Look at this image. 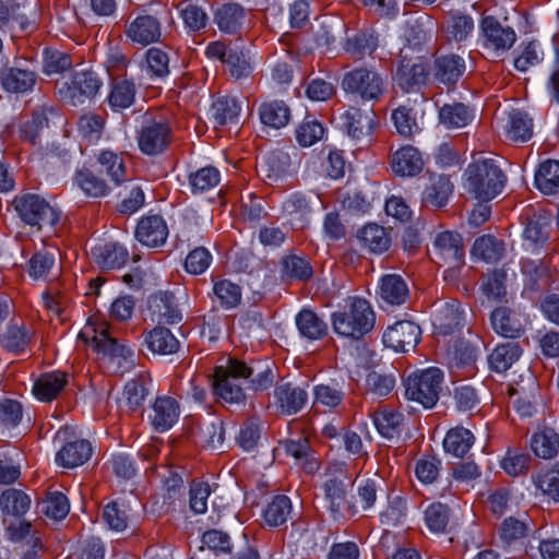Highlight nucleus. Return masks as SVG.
Returning <instances> with one entry per match:
<instances>
[{
  "label": "nucleus",
  "instance_id": "1",
  "mask_svg": "<svg viewBox=\"0 0 559 559\" xmlns=\"http://www.w3.org/2000/svg\"><path fill=\"white\" fill-rule=\"evenodd\" d=\"M507 177L492 159H478L465 170V189L478 201L489 202L500 194Z\"/></svg>",
  "mask_w": 559,
  "mask_h": 559
},
{
  "label": "nucleus",
  "instance_id": "2",
  "mask_svg": "<svg viewBox=\"0 0 559 559\" xmlns=\"http://www.w3.org/2000/svg\"><path fill=\"white\" fill-rule=\"evenodd\" d=\"M374 312L370 304L361 298H354L343 311L332 314V326L341 336L359 340L374 325Z\"/></svg>",
  "mask_w": 559,
  "mask_h": 559
},
{
  "label": "nucleus",
  "instance_id": "3",
  "mask_svg": "<svg viewBox=\"0 0 559 559\" xmlns=\"http://www.w3.org/2000/svg\"><path fill=\"white\" fill-rule=\"evenodd\" d=\"M85 341L102 355L109 369L114 372H127L134 367L133 350L120 340L114 337L107 325L102 324L94 331V335Z\"/></svg>",
  "mask_w": 559,
  "mask_h": 559
},
{
  "label": "nucleus",
  "instance_id": "4",
  "mask_svg": "<svg viewBox=\"0 0 559 559\" xmlns=\"http://www.w3.org/2000/svg\"><path fill=\"white\" fill-rule=\"evenodd\" d=\"M12 205L25 224L36 227L38 230L55 226L60 217L59 212L37 194L16 195Z\"/></svg>",
  "mask_w": 559,
  "mask_h": 559
},
{
  "label": "nucleus",
  "instance_id": "5",
  "mask_svg": "<svg viewBox=\"0 0 559 559\" xmlns=\"http://www.w3.org/2000/svg\"><path fill=\"white\" fill-rule=\"evenodd\" d=\"M442 380L443 373L436 367L414 372L405 380V396L431 408L439 400Z\"/></svg>",
  "mask_w": 559,
  "mask_h": 559
},
{
  "label": "nucleus",
  "instance_id": "6",
  "mask_svg": "<svg viewBox=\"0 0 559 559\" xmlns=\"http://www.w3.org/2000/svg\"><path fill=\"white\" fill-rule=\"evenodd\" d=\"M342 87L365 102H379L386 91V82L377 71L360 67L344 74Z\"/></svg>",
  "mask_w": 559,
  "mask_h": 559
},
{
  "label": "nucleus",
  "instance_id": "7",
  "mask_svg": "<svg viewBox=\"0 0 559 559\" xmlns=\"http://www.w3.org/2000/svg\"><path fill=\"white\" fill-rule=\"evenodd\" d=\"M242 361L228 359L227 366L215 368L213 389L214 392L228 403H239L245 399Z\"/></svg>",
  "mask_w": 559,
  "mask_h": 559
},
{
  "label": "nucleus",
  "instance_id": "8",
  "mask_svg": "<svg viewBox=\"0 0 559 559\" xmlns=\"http://www.w3.org/2000/svg\"><path fill=\"white\" fill-rule=\"evenodd\" d=\"M103 82L92 70L75 71L69 81L59 85V94L63 102L79 106L96 96Z\"/></svg>",
  "mask_w": 559,
  "mask_h": 559
},
{
  "label": "nucleus",
  "instance_id": "9",
  "mask_svg": "<svg viewBox=\"0 0 559 559\" xmlns=\"http://www.w3.org/2000/svg\"><path fill=\"white\" fill-rule=\"evenodd\" d=\"M484 46L490 49L496 57L508 51L516 40V34L510 26L502 25L493 16H486L481 21Z\"/></svg>",
  "mask_w": 559,
  "mask_h": 559
},
{
  "label": "nucleus",
  "instance_id": "10",
  "mask_svg": "<svg viewBox=\"0 0 559 559\" xmlns=\"http://www.w3.org/2000/svg\"><path fill=\"white\" fill-rule=\"evenodd\" d=\"M171 129L163 121H148L142 126L138 143L145 155H157L163 153L169 145Z\"/></svg>",
  "mask_w": 559,
  "mask_h": 559
},
{
  "label": "nucleus",
  "instance_id": "11",
  "mask_svg": "<svg viewBox=\"0 0 559 559\" xmlns=\"http://www.w3.org/2000/svg\"><path fill=\"white\" fill-rule=\"evenodd\" d=\"M421 335L420 328L412 321H399L383 334L385 346L396 352H408L416 347Z\"/></svg>",
  "mask_w": 559,
  "mask_h": 559
},
{
  "label": "nucleus",
  "instance_id": "12",
  "mask_svg": "<svg viewBox=\"0 0 559 559\" xmlns=\"http://www.w3.org/2000/svg\"><path fill=\"white\" fill-rule=\"evenodd\" d=\"M274 401L282 414L294 415L304 408L308 394L302 388L282 380L275 385Z\"/></svg>",
  "mask_w": 559,
  "mask_h": 559
},
{
  "label": "nucleus",
  "instance_id": "13",
  "mask_svg": "<svg viewBox=\"0 0 559 559\" xmlns=\"http://www.w3.org/2000/svg\"><path fill=\"white\" fill-rule=\"evenodd\" d=\"M427 75L428 71L424 62L419 59L408 58L401 51L394 78L402 90L408 92L425 84Z\"/></svg>",
  "mask_w": 559,
  "mask_h": 559
},
{
  "label": "nucleus",
  "instance_id": "14",
  "mask_svg": "<svg viewBox=\"0 0 559 559\" xmlns=\"http://www.w3.org/2000/svg\"><path fill=\"white\" fill-rule=\"evenodd\" d=\"M435 255L450 266H459L464 259L463 239L460 234L443 231L433 241Z\"/></svg>",
  "mask_w": 559,
  "mask_h": 559
},
{
  "label": "nucleus",
  "instance_id": "15",
  "mask_svg": "<svg viewBox=\"0 0 559 559\" xmlns=\"http://www.w3.org/2000/svg\"><path fill=\"white\" fill-rule=\"evenodd\" d=\"M464 312L461 310L460 302L451 300L439 305L432 314V325L435 332L448 335L460 329L463 324Z\"/></svg>",
  "mask_w": 559,
  "mask_h": 559
},
{
  "label": "nucleus",
  "instance_id": "16",
  "mask_svg": "<svg viewBox=\"0 0 559 559\" xmlns=\"http://www.w3.org/2000/svg\"><path fill=\"white\" fill-rule=\"evenodd\" d=\"M126 35L133 43L147 46L159 40L160 22L153 15H140L127 26Z\"/></svg>",
  "mask_w": 559,
  "mask_h": 559
},
{
  "label": "nucleus",
  "instance_id": "17",
  "mask_svg": "<svg viewBox=\"0 0 559 559\" xmlns=\"http://www.w3.org/2000/svg\"><path fill=\"white\" fill-rule=\"evenodd\" d=\"M135 237L144 246L159 247L165 243L168 237V228L162 216L151 215L139 222Z\"/></svg>",
  "mask_w": 559,
  "mask_h": 559
},
{
  "label": "nucleus",
  "instance_id": "18",
  "mask_svg": "<svg viewBox=\"0 0 559 559\" xmlns=\"http://www.w3.org/2000/svg\"><path fill=\"white\" fill-rule=\"evenodd\" d=\"M179 404L170 396L157 397L150 415L151 424L156 431L164 432L170 429L178 420Z\"/></svg>",
  "mask_w": 559,
  "mask_h": 559
},
{
  "label": "nucleus",
  "instance_id": "19",
  "mask_svg": "<svg viewBox=\"0 0 559 559\" xmlns=\"http://www.w3.org/2000/svg\"><path fill=\"white\" fill-rule=\"evenodd\" d=\"M4 534L12 543L25 542L32 549H41L43 542L32 522L21 519H2Z\"/></svg>",
  "mask_w": 559,
  "mask_h": 559
},
{
  "label": "nucleus",
  "instance_id": "20",
  "mask_svg": "<svg viewBox=\"0 0 559 559\" xmlns=\"http://www.w3.org/2000/svg\"><path fill=\"white\" fill-rule=\"evenodd\" d=\"M324 496L329 509L334 516L353 514V506L347 500V484L344 479L334 477L324 483Z\"/></svg>",
  "mask_w": 559,
  "mask_h": 559
},
{
  "label": "nucleus",
  "instance_id": "21",
  "mask_svg": "<svg viewBox=\"0 0 559 559\" xmlns=\"http://www.w3.org/2000/svg\"><path fill=\"white\" fill-rule=\"evenodd\" d=\"M466 70L465 60L455 53L438 56L435 59L433 75L445 85H454Z\"/></svg>",
  "mask_w": 559,
  "mask_h": 559
},
{
  "label": "nucleus",
  "instance_id": "22",
  "mask_svg": "<svg viewBox=\"0 0 559 559\" xmlns=\"http://www.w3.org/2000/svg\"><path fill=\"white\" fill-rule=\"evenodd\" d=\"M36 83L33 71L20 67H4L0 72V85L9 93H26L32 91Z\"/></svg>",
  "mask_w": 559,
  "mask_h": 559
},
{
  "label": "nucleus",
  "instance_id": "23",
  "mask_svg": "<svg viewBox=\"0 0 559 559\" xmlns=\"http://www.w3.org/2000/svg\"><path fill=\"white\" fill-rule=\"evenodd\" d=\"M391 167L396 175L413 177L423 170L424 160L416 147L407 145L393 153Z\"/></svg>",
  "mask_w": 559,
  "mask_h": 559
},
{
  "label": "nucleus",
  "instance_id": "24",
  "mask_svg": "<svg viewBox=\"0 0 559 559\" xmlns=\"http://www.w3.org/2000/svg\"><path fill=\"white\" fill-rule=\"evenodd\" d=\"M31 504V497L17 488H8L0 495V511L5 519H22Z\"/></svg>",
  "mask_w": 559,
  "mask_h": 559
},
{
  "label": "nucleus",
  "instance_id": "25",
  "mask_svg": "<svg viewBox=\"0 0 559 559\" xmlns=\"http://www.w3.org/2000/svg\"><path fill=\"white\" fill-rule=\"evenodd\" d=\"M31 9V7H27L26 0H0V26L26 29L29 25L27 13Z\"/></svg>",
  "mask_w": 559,
  "mask_h": 559
},
{
  "label": "nucleus",
  "instance_id": "26",
  "mask_svg": "<svg viewBox=\"0 0 559 559\" xmlns=\"http://www.w3.org/2000/svg\"><path fill=\"white\" fill-rule=\"evenodd\" d=\"M374 114L371 110L362 111L359 108L350 107L343 115V127L349 136L355 140L368 138L373 128Z\"/></svg>",
  "mask_w": 559,
  "mask_h": 559
},
{
  "label": "nucleus",
  "instance_id": "27",
  "mask_svg": "<svg viewBox=\"0 0 559 559\" xmlns=\"http://www.w3.org/2000/svg\"><path fill=\"white\" fill-rule=\"evenodd\" d=\"M151 308L157 314L158 321L176 324L182 320V312L173 293L160 292L151 299Z\"/></svg>",
  "mask_w": 559,
  "mask_h": 559
},
{
  "label": "nucleus",
  "instance_id": "28",
  "mask_svg": "<svg viewBox=\"0 0 559 559\" xmlns=\"http://www.w3.org/2000/svg\"><path fill=\"white\" fill-rule=\"evenodd\" d=\"M379 296L389 305L400 306L409 297V289L401 275L386 274L380 281Z\"/></svg>",
  "mask_w": 559,
  "mask_h": 559
},
{
  "label": "nucleus",
  "instance_id": "29",
  "mask_svg": "<svg viewBox=\"0 0 559 559\" xmlns=\"http://www.w3.org/2000/svg\"><path fill=\"white\" fill-rule=\"evenodd\" d=\"M246 10L238 3H227L215 14L218 28L226 34L239 33L246 23Z\"/></svg>",
  "mask_w": 559,
  "mask_h": 559
},
{
  "label": "nucleus",
  "instance_id": "30",
  "mask_svg": "<svg viewBox=\"0 0 559 559\" xmlns=\"http://www.w3.org/2000/svg\"><path fill=\"white\" fill-rule=\"evenodd\" d=\"M92 455L91 443L86 440L69 442L57 452L56 462L67 468L84 464Z\"/></svg>",
  "mask_w": 559,
  "mask_h": 559
},
{
  "label": "nucleus",
  "instance_id": "31",
  "mask_svg": "<svg viewBox=\"0 0 559 559\" xmlns=\"http://www.w3.org/2000/svg\"><path fill=\"white\" fill-rule=\"evenodd\" d=\"M97 264L104 270L119 269L129 259L128 250L117 242H109L92 249Z\"/></svg>",
  "mask_w": 559,
  "mask_h": 559
},
{
  "label": "nucleus",
  "instance_id": "32",
  "mask_svg": "<svg viewBox=\"0 0 559 559\" xmlns=\"http://www.w3.org/2000/svg\"><path fill=\"white\" fill-rule=\"evenodd\" d=\"M453 186L448 177L440 175L430 178V183L423 192V203L429 207H443L449 200Z\"/></svg>",
  "mask_w": 559,
  "mask_h": 559
},
{
  "label": "nucleus",
  "instance_id": "33",
  "mask_svg": "<svg viewBox=\"0 0 559 559\" xmlns=\"http://www.w3.org/2000/svg\"><path fill=\"white\" fill-rule=\"evenodd\" d=\"M67 382V374L62 371L44 373L35 381L33 393L40 401H51L62 391Z\"/></svg>",
  "mask_w": 559,
  "mask_h": 559
},
{
  "label": "nucleus",
  "instance_id": "34",
  "mask_svg": "<svg viewBox=\"0 0 559 559\" xmlns=\"http://www.w3.org/2000/svg\"><path fill=\"white\" fill-rule=\"evenodd\" d=\"M259 116L264 126L281 129L289 122L290 109L283 100H269L261 104Z\"/></svg>",
  "mask_w": 559,
  "mask_h": 559
},
{
  "label": "nucleus",
  "instance_id": "35",
  "mask_svg": "<svg viewBox=\"0 0 559 559\" xmlns=\"http://www.w3.org/2000/svg\"><path fill=\"white\" fill-rule=\"evenodd\" d=\"M531 447L536 456L550 460L559 452V435L555 429L544 427L533 435Z\"/></svg>",
  "mask_w": 559,
  "mask_h": 559
},
{
  "label": "nucleus",
  "instance_id": "36",
  "mask_svg": "<svg viewBox=\"0 0 559 559\" xmlns=\"http://www.w3.org/2000/svg\"><path fill=\"white\" fill-rule=\"evenodd\" d=\"M145 343L148 349L159 355H170L178 352L179 341L166 328L156 326L145 336Z\"/></svg>",
  "mask_w": 559,
  "mask_h": 559
},
{
  "label": "nucleus",
  "instance_id": "37",
  "mask_svg": "<svg viewBox=\"0 0 559 559\" xmlns=\"http://www.w3.org/2000/svg\"><path fill=\"white\" fill-rule=\"evenodd\" d=\"M135 94L136 86L133 80L117 76L112 80L108 100L112 108L124 109L134 103Z\"/></svg>",
  "mask_w": 559,
  "mask_h": 559
},
{
  "label": "nucleus",
  "instance_id": "38",
  "mask_svg": "<svg viewBox=\"0 0 559 559\" xmlns=\"http://www.w3.org/2000/svg\"><path fill=\"white\" fill-rule=\"evenodd\" d=\"M535 185L544 194L559 191V160L548 159L539 164L535 173Z\"/></svg>",
  "mask_w": 559,
  "mask_h": 559
},
{
  "label": "nucleus",
  "instance_id": "39",
  "mask_svg": "<svg viewBox=\"0 0 559 559\" xmlns=\"http://www.w3.org/2000/svg\"><path fill=\"white\" fill-rule=\"evenodd\" d=\"M358 238L373 253H382L391 246L389 233L378 224H367L359 230Z\"/></svg>",
  "mask_w": 559,
  "mask_h": 559
},
{
  "label": "nucleus",
  "instance_id": "40",
  "mask_svg": "<svg viewBox=\"0 0 559 559\" xmlns=\"http://www.w3.org/2000/svg\"><path fill=\"white\" fill-rule=\"evenodd\" d=\"M473 117V111L462 103L445 104L439 110L440 123L448 129L463 128Z\"/></svg>",
  "mask_w": 559,
  "mask_h": 559
},
{
  "label": "nucleus",
  "instance_id": "41",
  "mask_svg": "<svg viewBox=\"0 0 559 559\" xmlns=\"http://www.w3.org/2000/svg\"><path fill=\"white\" fill-rule=\"evenodd\" d=\"M491 325L493 330L510 338L519 337L523 331L520 321L512 314L507 307H498L491 312Z\"/></svg>",
  "mask_w": 559,
  "mask_h": 559
},
{
  "label": "nucleus",
  "instance_id": "42",
  "mask_svg": "<svg viewBox=\"0 0 559 559\" xmlns=\"http://www.w3.org/2000/svg\"><path fill=\"white\" fill-rule=\"evenodd\" d=\"M299 333L308 340H320L328 332L326 323L309 309H302L296 317Z\"/></svg>",
  "mask_w": 559,
  "mask_h": 559
},
{
  "label": "nucleus",
  "instance_id": "43",
  "mask_svg": "<svg viewBox=\"0 0 559 559\" xmlns=\"http://www.w3.org/2000/svg\"><path fill=\"white\" fill-rule=\"evenodd\" d=\"M522 349L515 342L498 345L490 354L488 361L492 370L507 371L521 356Z\"/></svg>",
  "mask_w": 559,
  "mask_h": 559
},
{
  "label": "nucleus",
  "instance_id": "44",
  "mask_svg": "<svg viewBox=\"0 0 559 559\" xmlns=\"http://www.w3.org/2000/svg\"><path fill=\"white\" fill-rule=\"evenodd\" d=\"M32 336L31 331L27 330L25 325L11 323L8 325L7 330L0 334V344L5 350L19 354L25 350Z\"/></svg>",
  "mask_w": 559,
  "mask_h": 559
},
{
  "label": "nucleus",
  "instance_id": "45",
  "mask_svg": "<svg viewBox=\"0 0 559 559\" xmlns=\"http://www.w3.org/2000/svg\"><path fill=\"white\" fill-rule=\"evenodd\" d=\"M474 435L466 428L455 427L448 431L443 447L448 453L463 457L474 444Z\"/></svg>",
  "mask_w": 559,
  "mask_h": 559
},
{
  "label": "nucleus",
  "instance_id": "46",
  "mask_svg": "<svg viewBox=\"0 0 559 559\" xmlns=\"http://www.w3.org/2000/svg\"><path fill=\"white\" fill-rule=\"evenodd\" d=\"M243 380L253 390H264L271 386L274 381V373L269 364L255 362L247 365L242 362Z\"/></svg>",
  "mask_w": 559,
  "mask_h": 559
},
{
  "label": "nucleus",
  "instance_id": "47",
  "mask_svg": "<svg viewBox=\"0 0 559 559\" xmlns=\"http://www.w3.org/2000/svg\"><path fill=\"white\" fill-rule=\"evenodd\" d=\"M212 116L218 126H225L238 121L241 106L235 97L223 96L212 105Z\"/></svg>",
  "mask_w": 559,
  "mask_h": 559
},
{
  "label": "nucleus",
  "instance_id": "48",
  "mask_svg": "<svg viewBox=\"0 0 559 559\" xmlns=\"http://www.w3.org/2000/svg\"><path fill=\"white\" fill-rule=\"evenodd\" d=\"M373 423L379 433L391 440L401 436L403 415L399 412L384 409L374 414Z\"/></svg>",
  "mask_w": 559,
  "mask_h": 559
},
{
  "label": "nucleus",
  "instance_id": "49",
  "mask_svg": "<svg viewBox=\"0 0 559 559\" xmlns=\"http://www.w3.org/2000/svg\"><path fill=\"white\" fill-rule=\"evenodd\" d=\"M285 213L290 217V224L296 229H302L308 223L311 209L307 199L301 194H294L283 204Z\"/></svg>",
  "mask_w": 559,
  "mask_h": 559
},
{
  "label": "nucleus",
  "instance_id": "50",
  "mask_svg": "<svg viewBox=\"0 0 559 559\" xmlns=\"http://www.w3.org/2000/svg\"><path fill=\"white\" fill-rule=\"evenodd\" d=\"M48 115L59 118L52 108H43L41 110L34 112L32 120L26 121L21 126V138L29 141L32 144H36L40 132L44 129L49 128L50 119Z\"/></svg>",
  "mask_w": 559,
  "mask_h": 559
},
{
  "label": "nucleus",
  "instance_id": "51",
  "mask_svg": "<svg viewBox=\"0 0 559 559\" xmlns=\"http://www.w3.org/2000/svg\"><path fill=\"white\" fill-rule=\"evenodd\" d=\"M472 253L486 262H497L504 253V243L487 235L475 240Z\"/></svg>",
  "mask_w": 559,
  "mask_h": 559
},
{
  "label": "nucleus",
  "instance_id": "52",
  "mask_svg": "<svg viewBox=\"0 0 559 559\" xmlns=\"http://www.w3.org/2000/svg\"><path fill=\"white\" fill-rule=\"evenodd\" d=\"M99 171L106 173L110 179L119 185L128 180L127 169L123 158L111 151H104L98 156Z\"/></svg>",
  "mask_w": 559,
  "mask_h": 559
},
{
  "label": "nucleus",
  "instance_id": "53",
  "mask_svg": "<svg viewBox=\"0 0 559 559\" xmlns=\"http://www.w3.org/2000/svg\"><path fill=\"white\" fill-rule=\"evenodd\" d=\"M533 134V121L523 111L513 110L509 115L507 135L512 141L525 142Z\"/></svg>",
  "mask_w": 559,
  "mask_h": 559
},
{
  "label": "nucleus",
  "instance_id": "54",
  "mask_svg": "<svg viewBox=\"0 0 559 559\" xmlns=\"http://www.w3.org/2000/svg\"><path fill=\"white\" fill-rule=\"evenodd\" d=\"M396 383L395 372H381L371 370L366 377V386L368 393L377 397L388 396L394 389Z\"/></svg>",
  "mask_w": 559,
  "mask_h": 559
},
{
  "label": "nucleus",
  "instance_id": "55",
  "mask_svg": "<svg viewBox=\"0 0 559 559\" xmlns=\"http://www.w3.org/2000/svg\"><path fill=\"white\" fill-rule=\"evenodd\" d=\"M129 507L123 501H111L104 507L103 520L112 531L122 532L129 522Z\"/></svg>",
  "mask_w": 559,
  "mask_h": 559
},
{
  "label": "nucleus",
  "instance_id": "56",
  "mask_svg": "<svg viewBox=\"0 0 559 559\" xmlns=\"http://www.w3.org/2000/svg\"><path fill=\"white\" fill-rule=\"evenodd\" d=\"M75 182L86 195L92 198H100L108 192L105 180L88 168H83L76 173Z\"/></svg>",
  "mask_w": 559,
  "mask_h": 559
},
{
  "label": "nucleus",
  "instance_id": "57",
  "mask_svg": "<svg viewBox=\"0 0 559 559\" xmlns=\"http://www.w3.org/2000/svg\"><path fill=\"white\" fill-rule=\"evenodd\" d=\"M282 272L287 278L297 281H309L313 275L310 263L301 257L290 254L282 260Z\"/></svg>",
  "mask_w": 559,
  "mask_h": 559
},
{
  "label": "nucleus",
  "instance_id": "58",
  "mask_svg": "<svg viewBox=\"0 0 559 559\" xmlns=\"http://www.w3.org/2000/svg\"><path fill=\"white\" fill-rule=\"evenodd\" d=\"M292 513V502L286 496H276L264 511V520L270 526L284 524Z\"/></svg>",
  "mask_w": 559,
  "mask_h": 559
},
{
  "label": "nucleus",
  "instance_id": "59",
  "mask_svg": "<svg viewBox=\"0 0 559 559\" xmlns=\"http://www.w3.org/2000/svg\"><path fill=\"white\" fill-rule=\"evenodd\" d=\"M213 294L225 309L237 307L241 301V288L229 280H221L214 283Z\"/></svg>",
  "mask_w": 559,
  "mask_h": 559
},
{
  "label": "nucleus",
  "instance_id": "60",
  "mask_svg": "<svg viewBox=\"0 0 559 559\" xmlns=\"http://www.w3.org/2000/svg\"><path fill=\"white\" fill-rule=\"evenodd\" d=\"M474 29V21L471 16L460 12H452L447 25V34L451 40L464 41Z\"/></svg>",
  "mask_w": 559,
  "mask_h": 559
},
{
  "label": "nucleus",
  "instance_id": "61",
  "mask_svg": "<svg viewBox=\"0 0 559 559\" xmlns=\"http://www.w3.org/2000/svg\"><path fill=\"white\" fill-rule=\"evenodd\" d=\"M450 355L451 368H467L468 372H473L474 365L477 359V350L475 346L461 341L455 344Z\"/></svg>",
  "mask_w": 559,
  "mask_h": 559
},
{
  "label": "nucleus",
  "instance_id": "62",
  "mask_svg": "<svg viewBox=\"0 0 559 559\" xmlns=\"http://www.w3.org/2000/svg\"><path fill=\"white\" fill-rule=\"evenodd\" d=\"M324 135L323 126L316 119L307 117L296 129V140L305 147H309L320 141Z\"/></svg>",
  "mask_w": 559,
  "mask_h": 559
},
{
  "label": "nucleus",
  "instance_id": "63",
  "mask_svg": "<svg viewBox=\"0 0 559 559\" xmlns=\"http://www.w3.org/2000/svg\"><path fill=\"white\" fill-rule=\"evenodd\" d=\"M450 520V510L445 504L436 502L425 511L427 527L433 533H444Z\"/></svg>",
  "mask_w": 559,
  "mask_h": 559
},
{
  "label": "nucleus",
  "instance_id": "64",
  "mask_svg": "<svg viewBox=\"0 0 559 559\" xmlns=\"http://www.w3.org/2000/svg\"><path fill=\"white\" fill-rule=\"evenodd\" d=\"M69 510L68 498L59 491L49 493L41 502V512L55 521L66 518Z\"/></svg>",
  "mask_w": 559,
  "mask_h": 559
}]
</instances>
